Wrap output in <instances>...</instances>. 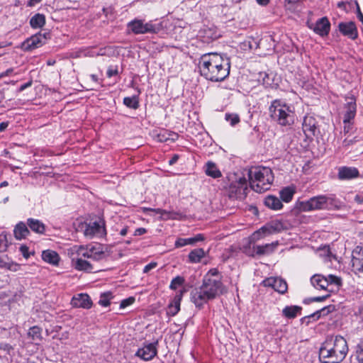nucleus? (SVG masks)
I'll return each instance as SVG.
<instances>
[{
	"label": "nucleus",
	"mask_w": 363,
	"mask_h": 363,
	"mask_svg": "<svg viewBox=\"0 0 363 363\" xmlns=\"http://www.w3.org/2000/svg\"><path fill=\"white\" fill-rule=\"evenodd\" d=\"M186 291L184 289L179 290L172 301L169 303L167 308V315L168 316H174L180 311V303L182 296Z\"/></svg>",
	"instance_id": "a211bd4d"
},
{
	"label": "nucleus",
	"mask_w": 363,
	"mask_h": 363,
	"mask_svg": "<svg viewBox=\"0 0 363 363\" xmlns=\"http://www.w3.org/2000/svg\"><path fill=\"white\" fill-rule=\"evenodd\" d=\"M191 300L196 307L201 308L205 303L210 300H213V298L201 286L199 288H196L191 291Z\"/></svg>",
	"instance_id": "4468645a"
},
{
	"label": "nucleus",
	"mask_w": 363,
	"mask_h": 363,
	"mask_svg": "<svg viewBox=\"0 0 363 363\" xmlns=\"http://www.w3.org/2000/svg\"><path fill=\"white\" fill-rule=\"evenodd\" d=\"M51 34L50 32L45 31L43 33H41V40L43 41L44 44L46 43V40L50 38Z\"/></svg>",
	"instance_id": "680f3d73"
},
{
	"label": "nucleus",
	"mask_w": 363,
	"mask_h": 363,
	"mask_svg": "<svg viewBox=\"0 0 363 363\" xmlns=\"http://www.w3.org/2000/svg\"><path fill=\"white\" fill-rule=\"evenodd\" d=\"M294 194L295 190L290 186L283 188L279 192L281 199L286 203H289L292 200Z\"/></svg>",
	"instance_id": "c9c22d12"
},
{
	"label": "nucleus",
	"mask_w": 363,
	"mask_h": 363,
	"mask_svg": "<svg viewBox=\"0 0 363 363\" xmlns=\"http://www.w3.org/2000/svg\"><path fill=\"white\" fill-rule=\"evenodd\" d=\"M135 298L133 296L123 299L120 303V308H125V307L133 304L135 302Z\"/></svg>",
	"instance_id": "09e8293b"
},
{
	"label": "nucleus",
	"mask_w": 363,
	"mask_h": 363,
	"mask_svg": "<svg viewBox=\"0 0 363 363\" xmlns=\"http://www.w3.org/2000/svg\"><path fill=\"white\" fill-rule=\"evenodd\" d=\"M259 80L262 79L265 88L277 89L278 83L274 82L275 74L273 72H259Z\"/></svg>",
	"instance_id": "5701e85b"
},
{
	"label": "nucleus",
	"mask_w": 363,
	"mask_h": 363,
	"mask_svg": "<svg viewBox=\"0 0 363 363\" xmlns=\"http://www.w3.org/2000/svg\"><path fill=\"white\" fill-rule=\"evenodd\" d=\"M42 259L49 264L57 265L60 261V256L54 250H46L42 252Z\"/></svg>",
	"instance_id": "c85d7f7f"
},
{
	"label": "nucleus",
	"mask_w": 363,
	"mask_h": 363,
	"mask_svg": "<svg viewBox=\"0 0 363 363\" xmlns=\"http://www.w3.org/2000/svg\"><path fill=\"white\" fill-rule=\"evenodd\" d=\"M28 338L33 342H41L43 340L42 328L38 325L32 326L27 333ZM36 344H39L36 342Z\"/></svg>",
	"instance_id": "c756f323"
},
{
	"label": "nucleus",
	"mask_w": 363,
	"mask_h": 363,
	"mask_svg": "<svg viewBox=\"0 0 363 363\" xmlns=\"http://www.w3.org/2000/svg\"><path fill=\"white\" fill-rule=\"evenodd\" d=\"M308 27L321 37L327 36L330 30V23L325 16L319 18L315 23H308Z\"/></svg>",
	"instance_id": "ddd939ff"
},
{
	"label": "nucleus",
	"mask_w": 363,
	"mask_h": 363,
	"mask_svg": "<svg viewBox=\"0 0 363 363\" xmlns=\"http://www.w3.org/2000/svg\"><path fill=\"white\" fill-rule=\"evenodd\" d=\"M339 31L345 36L351 40H356L358 38V31L354 21L340 22L338 24Z\"/></svg>",
	"instance_id": "f3484780"
},
{
	"label": "nucleus",
	"mask_w": 363,
	"mask_h": 363,
	"mask_svg": "<svg viewBox=\"0 0 363 363\" xmlns=\"http://www.w3.org/2000/svg\"><path fill=\"white\" fill-rule=\"evenodd\" d=\"M179 160V155H174L169 160V164L173 165L175 164L177 160Z\"/></svg>",
	"instance_id": "774afa93"
},
{
	"label": "nucleus",
	"mask_w": 363,
	"mask_h": 363,
	"mask_svg": "<svg viewBox=\"0 0 363 363\" xmlns=\"http://www.w3.org/2000/svg\"><path fill=\"white\" fill-rule=\"evenodd\" d=\"M27 225L28 229L33 231L35 233L43 235L45 233V225L38 219L28 218Z\"/></svg>",
	"instance_id": "b1692460"
},
{
	"label": "nucleus",
	"mask_w": 363,
	"mask_h": 363,
	"mask_svg": "<svg viewBox=\"0 0 363 363\" xmlns=\"http://www.w3.org/2000/svg\"><path fill=\"white\" fill-rule=\"evenodd\" d=\"M198 67L201 76L213 82H223L230 74V60L225 55L208 52L199 59Z\"/></svg>",
	"instance_id": "f257e3e1"
},
{
	"label": "nucleus",
	"mask_w": 363,
	"mask_h": 363,
	"mask_svg": "<svg viewBox=\"0 0 363 363\" xmlns=\"http://www.w3.org/2000/svg\"><path fill=\"white\" fill-rule=\"evenodd\" d=\"M311 282L317 289L327 290L328 287L326 279H325L324 276L320 274L313 275L311 279Z\"/></svg>",
	"instance_id": "473e14b6"
},
{
	"label": "nucleus",
	"mask_w": 363,
	"mask_h": 363,
	"mask_svg": "<svg viewBox=\"0 0 363 363\" xmlns=\"http://www.w3.org/2000/svg\"><path fill=\"white\" fill-rule=\"evenodd\" d=\"M138 95L131 97L127 96L123 99V104L129 108L136 110L140 106L139 94L141 93L140 89H138Z\"/></svg>",
	"instance_id": "2f4dec72"
},
{
	"label": "nucleus",
	"mask_w": 363,
	"mask_h": 363,
	"mask_svg": "<svg viewBox=\"0 0 363 363\" xmlns=\"http://www.w3.org/2000/svg\"><path fill=\"white\" fill-rule=\"evenodd\" d=\"M71 303L74 307L88 309L91 307L92 301L88 294H80L72 298Z\"/></svg>",
	"instance_id": "aec40b11"
},
{
	"label": "nucleus",
	"mask_w": 363,
	"mask_h": 363,
	"mask_svg": "<svg viewBox=\"0 0 363 363\" xmlns=\"http://www.w3.org/2000/svg\"><path fill=\"white\" fill-rule=\"evenodd\" d=\"M264 204L270 209L279 210L282 208L283 204L280 199L273 195H269L264 199Z\"/></svg>",
	"instance_id": "bb28decb"
},
{
	"label": "nucleus",
	"mask_w": 363,
	"mask_h": 363,
	"mask_svg": "<svg viewBox=\"0 0 363 363\" xmlns=\"http://www.w3.org/2000/svg\"><path fill=\"white\" fill-rule=\"evenodd\" d=\"M347 5H349L350 8L352 7V3L348 1H340L337 3V7L343 9L346 12H349V10L347 9Z\"/></svg>",
	"instance_id": "5fc2aeb1"
},
{
	"label": "nucleus",
	"mask_w": 363,
	"mask_h": 363,
	"mask_svg": "<svg viewBox=\"0 0 363 363\" xmlns=\"http://www.w3.org/2000/svg\"><path fill=\"white\" fill-rule=\"evenodd\" d=\"M325 279H326L328 286L332 284L337 286H340L342 285V279L337 276L330 274L328 277H325Z\"/></svg>",
	"instance_id": "a19ab883"
},
{
	"label": "nucleus",
	"mask_w": 363,
	"mask_h": 363,
	"mask_svg": "<svg viewBox=\"0 0 363 363\" xmlns=\"http://www.w3.org/2000/svg\"><path fill=\"white\" fill-rule=\"evenodd\" d=\"M277 245V242H272L264 245H254L253 251L259 256L267 255L272 254L275 250Z\"/></svg>",
	"instance_id": "393cba45"
},
{
	"label": "nucleus",
	"mask_w": 363,
	"mask_h": 363,
	"mask_svg": "<svg viewBox=\"0 0 363 363\" xmlns=\"http://www.w3.org/2000/svg\"><path fill=\"white\" fill-rule=\"evenodd\" d=\"M112 297V294L110 291L101 294L99 301V304L104 307L108 306L110 305V300Z\"/></svg>",
	"instance_id": "ea45409f"
},
{
	"label": "nucleus",
	"mask_w": 363,
	"mask_h": 363,
	"mask_svg": "<svg viewBox=\"0 0 363 363\" xmlns=\"http://www.w3.org/2000/svg\"><path fill=\"white\" fill-rule=\"evenodd\" d=\"M352 267L355 274L363 273V247L357 246L352 252Z\"/></svg>",
	"instance_id": "2eb2a0df"
},
{
	"label": "nucleus",
	"mask_w": 363,
	"mask_h": 363,
	"mask_svg": "<svg viewBox=\"0 0 363 363\" xmlns=\"http://www.w3.org/2000/svg\"><path fill=\"white\" fill-rule=\"evenodd\" d=\"M272 231L270 228L269 223L263 225L258 230L255 231L252 235L253 240H259L262 238L263 236L272 235Z\"/></svg>",
	"instance_id": "4c0bfd02"
},
{
	"label": "nucleus",
	"mask_w": 363,
	"mask_h": 363,
	"mask_svg": "<svg viewBox=\"0 0 363 363\" xmlns=\"http://www.w3.org/2000/svg\"><path fill=\"white\" fill-rule=\"evenodd\" d=\"M128 33L135 35L140 34H157L164 29L162 21H150L145 22L143 19L135 18L127 24Z\"/></svg>",
	"instance_id": "423d86ee"
},
{
	"label": "nucleus",
	"mask_w": 363,
	"mask_h": 363,
	"mask_svg": "<svg viewBox=\"0 0 363 363\" xmlns=\"http://www.w3.org/2000/svg\"><path fill=\"white\" fill-rule=\"evenodd\" d=\"M91 259L93 261H100L106 259V255L100 247H91L90 252Z\"/></svg>",
	"instance_id": "e433bc0d"
},
{
	"label": "nucleus",
	"mask_w": 363,
	"mask_h": 363,
	"mask_svg": "<svg viewBox=\"0 0 363 363\" xmlns=\"http://www.w3.org/2000/svg\"><path fill=\"white\" fill-rule=\"evenodd\" d=\"M340 207L338 201L326 195L313 196L307 201H300L298 204V208L305 212L316 210L340 209Z\"/></svg>",
	"instance_id": "39448f33"
},
{
	"label": "nucleus",
	"mask_w": 363,
	"mask_h": 363,
	"mask_svg": "<svg viewBox=\"0 0 363 363\" xmlns=\"http://www.w3.org/2000/svg\"><path fill=\"white\" fill-rule=\"evenodd\" d=\"M269 112L272 120L281 126H290L294 123V108L280 99L272 101Z\"/></svg>",
	"instance_id": "20e7f679"
},
{
	"label": "nucleus",
	"mask_w": 363,
	"mask_h": 363,
	"mask_svg": "<svg viewBox=\"0 0 363 363\" xmlns=\"http://www.w3.org/2000/svg\"><path fill=\"white\" fill-rule=\"evenodd\" d=\"M32 84H33V79H30L28 82L21 85L20 87L18 89L17 91L21 92V91H24L25 89H26L27 88L31 86Z\"/></svg>",
	"instance_id": "6e6d98bb"
},
{
	"label": "nucleus",
	"mask_w": 363,
	"mask_h": 363,
	"mask_svg": "<svg viewBox=\"0 0 363 363\" xmlns=\"http://www.w3.org/2000/svg\"><path fill=\"white\" fill-rule=\"evenodd\" d=\"M186 245V238H178L175 242L176 247H182Z\"/></svg>",
	"instance_id": "13d9d810"
},
{
	"label": "nucleus",
	"mask_w": 363,
	"mask_h": 363,
	"mask_svg": "<svg viewBox=\"0 0 363 363\" xmlns=\"http://www.w3.org/2000/svg\"><path fill=\"white\" fill-rule=\"evenodd\" d=\"M73 266L74 269L79 271H84L86 272H92L94 270V266L87 260L83 259L82 257L72 259Z\"/></svg>",
	"instance_id": "a878e982"
},
{
	"label": "nucleus",
	"mask_w": 363,
	"mask_h": 363,
	"mask_svg": "<svg viewBox=\"0 0 363 363\" xmlns=\"http://www.w3.org/2000/svg\"><path fill=\"white\" fill-rule=\"evenodd\" d=\"M262 285L265 287H272L274 291L281 294L287 292L288 284L286 281L281 277H269L262 281Z\"/></svg>",
	"instance_id": "f8f14e48"
},
{
	"label": "nucleus",
	"mask_w": 363,
	"mask_h": 363,
	"mask_svg": "<svg viewBox=\"0 0 363 363\" xmlns=\"http://www.w3.org/2000/svg\"><path fill=\"white\" fill-rule=\"evenodd\" d=\"M194 238V242H201V241H203L204 239H205V237L203 234H197L196 235Z\"/></svg>",
	"instance_id": "e2e57ef3"
},
{
	"label": "nucleus",
	"mask_w": 363,
	"mask_h": 363,
	"mask_svg": "<svg viewBox=\"0 0 363 363\" xmlns=\"http://www.w3.org/2000/svg\"><path fill=\"white\" fill-rule=\"evenodd\" d=\"M205 173L213 179L222 177V173L217 167L216 164L212 161H208L205 164Z\"/></svg>",
	"instance_id": "cd10ccee"
},
{
	"label": "nucleus",
	"mask_w": 363,
	"mask_h": 363,
	"mask_svg": "<svg viewBox=\"0 0 363 363\" xmlns=\"http://www.w3.org/2000/svg\"><path fill=\"white\" fill-rule=\"evenodd\" d=\"M225 119L229 122L232 126H235L240 122V117L237 113H225Z\"/></svg>",
	"instance_id": "37998d69"
},
{
	"label": "nucleus",
	"mask_w": 363,
	"mask_h": 363,
	"mask_svg": "<svg viewBox=\"0 0 363 363\" xmlns=\"http://www.w3.org/2000/svg\"><path fill=\"white\" fill-rule=\"evenodd\" d=\"M43 45H44V43L41 40V32H39L38 33L26 39L22 43L21 47L26 51H30L33 49L41 47Z\"/></svg>",
	"instance_id": "6ab92c4d"
},
{
	"label": "nucleus",
	"mask_w": 363,
	"mask_h": 363,
	"mask_svg": "<svg viewBox=\"0 0 363 363\" xmlns=\"http://www.w3.org/2000/svg\"><path fill=\"white\" fill-rule=\"evenodd\" d=\"M247 190V180L242 177L230 183L228 187V196L230 199H240L246 195Z\"/></svg>",
	"instance_id": "1a4fd4ad"
},
{
	"label": "nucleus",
	"mask_w": 363,
	"mask_h": 363,
	"mask_svg": "<svg viewBox=\"0 0 363 363\" xmlns=\"http://www.w3.org/2000/svg\"><path fill=\"white\" fill-rule=\"evenodd\" d=\"M0 348L7 351L8 352H9L11 350H13V347L7 343L1 344Z\"/></svg>",
	"instance_id": "338daca9"
},
{
	"label": "nucleus",
	"mask_w": 363,
	"mask_h": 363,
	"mask_svg": "<svg viewBox=\"0 0 363 363\" xmlns=\"http://www.w3.org/2000/svg\"><path fill=\"white\" fill-rule=\"evenodd\" d=\"M119 74L118 65L116 66H109L107 69L106 75L108 78H111L113 76L118 75Z\"/></svg>",
	"instance_id": "de8ad7c7"
},
{
	"label": "nucleus",
	"mask_w": 363,
	"mask_h": 363,
	"mask_svg": "<svg viewBox=\"0 0 363 363\" xmlns=\"http://www.w3.org/2000/svg\"><path fill=\"white\" fill-rule=\"evenodd\" d=\"M204 289L214 299L216 296L223 293L224 286L221 278L210 279L203 278L201 285Z\"/></svg>",
	"instance_id": "0eeeda50"
},
{
	"label": "nucleus",
	"mask_w": 363,
	"mask_h": 363,
	"mask_svg": "<svg viewBox=\"0 0 363 363\" xmlns=\"http://www.w3.org/2000/svg\"><path fill=\"white\" fill-rule=\"evenodd\" d=\"M359 177V171L356 167H342L338 171L340 179H352Z\"/></svg>",
	"instance_id": "4be33fe9"
},
{
	"label": "nucleus",
	"mask_w": 363,
	"mask_h": 363,
	"mask_svg": "<svg viewBox=\"0 0 363 363\" xmlns=\"http://www.w3.org/2000/svg\"><path fill=\"white\" fill-rule=\"evenodd\" d=\"M268 223L273 234L280 233L285 229L284 223L280 220H273Z\"/></svg>",
	"instance_id": "58836bf2"
},
{
	"label": "nucleus",
	"mask_w": 363,
	"mask_h": 363,
	"mask_svg": "<svg viewBox=\"0 0 363 363\" xmlns=\"http://www.w3.org/2000/svg\"><path fill=\"white\" fill-rule=\"evenodd\" d=\"M158 344V340L150 343L145 342L143 347L137 350L135 356L144 361L152 360L157 354Z\"/></svg>",
	"instance_id": "9b49d317"
},
{
	"label": "nucleus",
	"mask_w": 363,
	"mask_h": 363,
	"mask_svg": "<svg viewBox=\"0 0 363 363\" xmlns=\"http://www.w3.org/2000/svg\"><path fill=\"white\" fill-rule=\"evenodd\" d=\"M310 316H311V318H313L314 321H316L318 319H320L321 317H323L320 310H318V311H315L314 313H311L310 315Z\"/></svg>",
	"instance_id": "bf43d9fd"
},
{
	"label": "nucleus",
	"mask_w": 363,
	"mask_h": 363,
	"mask_svg": "<svg viewBox=\"0 0 363 363\" xmlns=\"http://www.w3.org/2000/svg\"><path fill=\"white\" fill-rule=\"evenodd\" d=\"M13 72V68H9V69H6L5 72H1L0 74V79L3 78L4 77L10 75Z\"/></svg>",
	"instance_id": "69168bd1"
},
{
	"label": "nucleus",
	"mask_w": 363,
	"mask_h": 363,
	"mask_svg": "<svg viewBox=\"0 0 363 363\" xmlns=\"http://www.w3.org/2000/svg\"><path fill=\"white\" fill-rule=\"evenodd\" d=\"M320 310L322 313V315L324 317V316L328 315L329 313H332L333 311H334L335 310V306L334 305H329V306L322 308Z\"/></svg>",
	"instance_id": "3c124183"
},
{
	"label": "nucleus",
	"mask_w": 363,
	"mask_h": 363,
	"mask_svg": "<svg viewBox=\"0 0 363 363\" xmlns=\"http://www.w3.org/2000/svg\"><path fill=\"white\" fill-rule=\"evenodd\" d=\"M90 252H91V248L84 249L83 247H81L79 248V250H78L79 255H80L83 257L88 258V259H91Z\"/></svg>",
	"instance_id": "603ef678"
},
{
	"label": "nucleus",
	"mask_w": 363,
	"mask_h": 363,
	"mask_svg": "<svg viewBox=\"0 0 363 363\" xmlns=\"http://www.w3.org/2000/svg\"><path fill=\"white\" fill-rule=\"evenodd\" d=\"M184 281L185 279L183 277L177 276L172 280L169 288L172 290H176L177 287L182 286Z\"/></svg>",
	"instance_id": "79ce46f5"
},
{
	"label": "nucleus",
	"mask_w": 363,
	"mask_h": 363,
	"mask_svg": "<svg viewBox=\"0 0 363 363\" xmlns=\"http://www.w3.org/2000/svg\"><path fill=\"white\" fill-rule=\"evenodd\" d=\"M250 188L256 192L262 193L269 189L274 182V174L269 167H256L248 171Z\"/></svg>",
	"instance_id": "7ed1b4c3"
},
{
	"label": "nucleus",
	"mask_w": 363,
	"mask_h": 363,
	"mask_svg": "<svg viewBox=\"0 0 363 363\" xmlns=\"http://www.w3.org/2000/svg\"><path fill=\"white\" fill-rule=\"evenodd\" d=\"M311 316L310 315H306L301 318V323H306V325H308L311 323Z\"/></svg>",
	"instance_id": "0e129e2a"
},
{
	"label": "nucleus",
	"mask_w": 363,
	"mask_h": 363,
	"mask_svg": "<svg viewBox=\"0 0 363 363\" xmlns=\"http://www.w3.org/2000/svg\"><path fill=\"white\" fill-rule=\"evenodd\" d=\"M348 350L347 342L342 336H330L319 350V359L321 363H341Z\"/></svg>",
	"instance_id": "f03ea898"
},
{
	"label": "nucleus",
	"mask_w": 363,
	"mask_h": 363,
	"mask_svg": "<svg viewBox=\"0 0 363 363\" xmlns=\"http://www.w3.org/2000/svg\"><path fill=\"white\" fill-rule=\"evenodd\" d=\"M345 100L347 103L345 105V112L344 113L343 123L346 124L350 123L354 119L356 115L357 105L356 99L353 96L346 97Z\"/></svg>",
	"instance_id": "dca6fc26"
},
{
	"label": "nucleus",
	"mask_w": 363,
	"mask_h": 363,
	"mask_svg": "<svg viewBox=\"0 0 363 363\" xmlns=\"http://www.w3.org/2000/svg\"><path fill=\"white\" fill-rule=\"evenodd\" d=\"M203 278L216 279L221 278L220 276L219 271L216 268L211 269Z\"/></svg>",
	"instance_id": "49530a36"
},
{
	"label": "nucleus",
	"mask_w": 363,
	"mask_h": 363,
	"mask_svg": "<svg viewBox=\"0 0 363 363\" xmlns=\"http://www.w3.org/2000/svg\"><path fill=\"white\" fill-rule=\"evenodd\" d=\"M20 252L23 255V257L26 259H28L30 257V253L28 251V247L25 245H22L19 248Z\"/></svg>",
	"instance_id": "864d4df0"
},
{
	"label": "nucleus",
	"mask_w": 363,
	"mask_h": 363,
	"mask_svg": "<svg viewBox=\"0 0 363 363\" xmlns=\"http://www.w3.org/2000/svg\"><path fill=\"white\" fill-rule=\"evenodd\" d=\"M8 246L9 241L7 239V234L2 233L0 234V252L6 251Z\"/></svg>",
	"instance_id": "a18cd8bd"
},
{
	"label": "nucleus",
	"mask_w": 363,
	"mask_h": 363,
	"mask_svg": "<svg viewBox=\"0 0 363 363\" xmlns=\"http://www.w3.org/2000/svg\"><path fill=\"white\" fill-rule=\"evenodd\" d=\"M302 130L306 138L310 140H313L314 137L320 134L318 121L312 116L307 115L303 118Z\"/></svg>",
	"instance_id": "6e6552de"
},
{
	"label": "nucleus",
	"mask_w": 363,
	"mask_h": 363,
	"mask_svg": "<svg viewBox=\"0 0 363 363\" xmlns=\"http://www.w3.org/2000/svg\"><path fill=\"white\" fill-rule=\"evenodd\" d=\"M205 257V252L203 248H196L191 250L189 255V262L191 263L200 262L201 259Z\"/></svg>",
	"instance_id": "72a5a7b5"
},
{
	"label": "nucleus",
	"mask_w": 363,
	"mask_h": 363,
	"mask_svg": "<svg viewBox=\"0 0 363 363\" xmlns=\"http://www.w3.org/2000/svg\"><path fill=\"white\" fill-rule=\"evenodd\" d=\"M147 233V229L145 228H137L135 232H134V234L133 235L134 236H140V235H142L145 233Z\"/></svg>",
	"instance_id": "052dcab7"
},
{
	"label": "nucleus",
	"mask_w": 363,
	"mask_h": 363,
	"mask_svg": "<svg viewBox=\"0 0 363 363\" xmlns=\"http://www.w3.org/2000/svg\"><path fill=\"white\" fill-rule=\"evenodd\" d=\"M30 234L27 223L18 222L14 227L13 235L16 240H21L26 238Z\"/></svg>",
	"instance_id": "412c9836"
},
{
	"label": "nucleus",
	"mask_w": 363,
	"mask_h": 363,
	"mask_svg": "<svg viewBox=\"0 0 363 363\" xmlns=\"http://www.w3.org/2000/svg\"><path fill=\"white\" fill-rule=\"evenodd\" d=\"M86 236L103 238L106 235L105 221L99 218L98 220L90 222L84 230Z\"/></svg>",
	"instance_id": "9d476101"
},
{
	"label": "nucleus",
	"mask_w": 363,
	"mask_h": 363,
	"mask_svg": "<svg viewBox=\"0 0 363 363\" xmlns=\"http://www.w3.org/2000/svg\"><path fill=\"white\" fill-rule=\"evenodd\" d=\"M45 24V16L42 13H36L30 19V25L33 28H42Z\"/></svg>",
	"instance_id": "f704fd0d"
},
{
	"label": "nucleus",
	"mask_w": 363,
	"mask_h": 363,
	"mask_svg": "<svg viewBox=\"0 0 363 363\" xmlns=\"http://www.w3.org/2000/svg\"><path fill=\"white\" fill-rule=\"evenodd\" d=\"M356 352H357V359H362V358H363V338L357 344Z\"/></svg>",
	"instance_id": "8fccbe9b"
},
{
	"label": "nucleus",
	"mask_w": 363,
	"mask_h": 363,
	"mask_svg": "<svg viewBox=\"0 0 363 363\" xmlns=\"http://www.w3.org/2000/svg\"><path fill=\"white\" fill-rule=\"evenodd\" d=\"M156 266H157L156 262H150L148 264H147L146 266H145V267L143 269V272L148 273L150 270L155 268Z\"/></svg>",
	"instance_id": "4d7b16f0"
},
{
	"label": "nucleus",
	"mask_w": 363,
	"mask_h": 363,
	"mask_svg": "<svg viewBox=\"0 0 363 363\" xmlns=\"http://www.w3.org/2000/svg\"><path fill=\"white\" fill-rule=\"evenodd\" d=\"M329 296H330V295L327 294L325 296H315V297L307 298L303 301V303L304 304H310L313 302H323L325 300H326Z\"/></svg>",
	"instance_id": "c03bdc74"
},
{
	"label": "nucleus",
	"mask_w": 363,
	"mask_h": 363,
	"mask_svg": "<svg viewBox=\"0 0 363 363\" xmlns=\"http://www.w3.org/2000/svg\"><path fill=\"white\" fill-rule=\"evenodd\" d=\"M301 311L302 308L298 306H286L282 310V314L289 319H294L298 314H301Z\"/></svg>",
	"instance_id": "7c9ffc66"
}]
</instances>
